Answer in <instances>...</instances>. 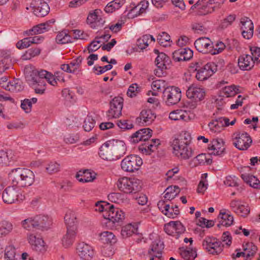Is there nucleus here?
Instances as JSON below:
<instances>
[{
	"label": "nucleus",
	"instance_id": "nucleus-59",
	"mask_svg": "<svg viewBox=\"0 0 260 260\" xmlns=\"http://www.w3.org/2000/svg\"><path fill=\"white\" fill-rule=\"evenodd\" d=\"M112 67L113 66L111 64H107L103 67L95 66L93 70L95 71H97L95 74L99 75L104 73L107 71L110 70Z\"/></svg>",
	"mask_w": 260,
	"mask_h": 260
},
{
	"label": "nucleus",
	"instance_id": "nucleus-35",
	"mask_svg": "<svg viewBox=\"0 0 260 260\" xmlns=\"http://www.w3.org/2000/svg\"><path fill=\"white\" fill-rule=\"evenodd\" d=\"M55 39L56 43L59 44L72 42V37L66 30L59 32L57 35Z\"/></svg>",
	"mask_w": 260,
	"mask_h": 260
},
{
	"label": "nucleus",
	"instance_id": "nucleus-53",
	"mask_svg": "<svg viewBox=\"0 0 260 260\" xmlns=\"http://www.w3.org/2000/svg\"><path fill=\"white\" fill-rule=\"evenodd\" d=\"M225 45L222 42H218L214 46L212 44V47L211 49L210 54L212 55L218 54L221 52L225 48Z\"/></svg>",
	"mask_w": 260,
	"mask_h": 260
},
{
	"label": "nucleus",
	"instance_id": "nucleus-1",
	"mask_svg": "<svg viewBox=\"0 0 260 260\" xmlns=\"http://www.w3.org/2000/svg\"><path fill=\"white\" fill-rule=\"evenodd\" d=\"M126 151V147L123 141L112 139L101 146L99 154L102 159L112 161L120 158L125 154Z\"/></svg>",
	"mask_w": 260,
	"mask_h": 260
},
{
	"label": "nucleus",
	"instance_id": "nucleus-20",
	"mask_svg": "<svg viewBox=\"0 0 260 260\" xmlns=\"http://www.w3.org/2000/svg\"><path fill=\"white\" fill-rule=\"evenodd\" d=\"M193 56V51L188 48H180L175 50L172 54L173 59L175 61H187Z\"/></svg>",
	"mask_w": 260,
	"mask_h": 260
},
{
	"label": "nucleus",
	"instance_id": "nucleus-33",
	"mask_svg": "<svg viewBox=\"0 0 260 260\" xmlns=\"http://www.w3.org/2000/svg\"><path fill=\"white\" fill-rule=\"evenodd\" d=\"M7 90L11 92H17L23 90V86L22 81L18 79H14L7 84Z\"/></svg>",
	"mask_w": 260,
	"mask_h": 260
},
{
	"label": "nucleus",
	"instance_id": "nucleus-63",
	"mask_svg": "<svg viewBox=\"0 0 260 260\" xmlns=\"http://www.w3.org/2000/svg\"><path fill=\"white\" fill-rule=\"evenodd\" d=\"M173 224V227L174 229V232L178 234H181L184 233L185 231V228L182 224V223L179 221H173L172 222Z\"/></svg>",
	"mask_w": 260,
	"mask_h": 260
},
{
	"label": "nucleus",
	"instance_id": "nucleus-9",
	"mask_svg": "<svg viewBox=\"0 0 260 260\" xmlns=\"http://www.w3.org/2000/svg\"><path fill=\"white\" fill-rule=\"evenodd\" d=\"M233 145L240 150H246L250 147L252 141L249 135L245 132L236 134Z\"/></svg>",
	"mask_w": 260,
	"mask_h": 260
},
{
	"label": "nucleus",
	"instance_id": "nucleus-37",
	"mask_svg": "<svg viewBox=\"0 0 260 260\" xmlns=\"http://www.w3.org/2000/svg\"><path fill=\"white\" fill-rule=\"evenodd\" d=\"M243 250L247 252L246 258L247 259L255 255L257 247L253 243H246L243 245Z\"/></svg>",
	"mask_w": 260,
	"mask_h": 260
},
{
	"label": "nucleus",
	"instance_id": "nucleus-24",
	"mask_svg": "<svg viewBox=\"0 0 260 260\" xmlns=\"http://www.w3.org/2000/svg\"><path fill=\"white\" fill-rule=\"evenodd\" d=\"M254 60L250 55L243 54L239 56L238 59V66L243 71H249L254 66Z\"/></svg>",
	"mask_w": 260,
	"mask_h": 260
},
{
	"label": "nucleus",
	"instance_id": "nucleus-39",
	"mask_svg": "<svg viewBox=\"0 0 260 260\" xmlns=\"http://www.w3.org/2000/svg\"><path fill=\"white\" fill-rule=\"evenodd\" d=\"M109 200L112 202L120 204L126 201V198L124 194L119 192H112L108 196Z\"/></svg>",
	"mask_w": 260,
	"mask_h": 260
},
{
	"label": "nucleus",
	"instance_id": "nucleus-48",
	"mask_svg": "<svg viewBox=\"0 0 260 260\" xmlns=\"http://www.w3.org/2000/svg\"><path fill=\"white\" fill-rule=\"evenodd\" d=\"M15 257V249L12 246H7L5 249V258L6 260H14Z\"/></svg>",
	"mask_w": 260,
	"mask_h": 260
},
{
	"label": "nucleus",
	"instance_id": "nucleus-28",
	"mask_svg": "<svg viewBox=\"0 0 260 260\" xmlns=\"http://www.w3.org/2000/svg\"><path fill=\"white\" fill-rule=\"evenodd\" d=\"M242 179L250 186L255 189H260V181L259 180L252 175L248 174H243L241 176Z\"/></svg>",
	"mask_w": 260,
	"mask_h": 260
},
{
	"label": "nucleus",
	"instance_id": "nucleus-61",
	"mask_svg": "<svg viewBox=\"0 0 260 260\" xmlns=\"http://www.w3.org/2000/svg\"><path fill=\"white\" fill-rule=\"evenodd\" d=\"M250 50L254 61H257L260 63V48L253 46L250 47Z\"/></svg>",
	"mask_w": 260,
	"mask_h": 260
},
{
	"label": "nucleus",
	"instance_id": "nucleus-2",
	"mask_svg": "<svg viewBox=\"0 0 260 260\" xmlns=\"http://www.w3.org/2000/svg\"><path fill=\"white\" fill-rule=\"evenodd\" d=\"M191 135L186 131H182L172 142L173 153L182 159H188L192 156V151L189 147Z\"/></svg>",
	"mask_w": 260,
	"mask_h": 260
},
{
	"label": "nucleus",
	"instance_id": "nucleus-52",
	"mask_svg": "<svg viewBox=\"0 0 260 260\" xmlns=\"http://www.w3.org/2000/svg\"><path fill=\"white\" fill-rule=\"evenodd\" d=\"M241 23L242 24L241 29L253 30V24L252 21L248 17L242 18Z\"/></svg>",
	"mask_w": 260,
	"mask_h": 260
},
{
	"label": "nucleus",
	"instance_id": "nucleus-22",
	"mask_svg": "<svg viewBox=\"0 0 260 260\" xmlns=\"http://www.w3.org/2000/svg\"><path fill=\"white\" fill-rule=\"evenodd\" d=\"M208 149L213 150L214 155L222 156L225 153L224 142L222 139H213L209 145Z\"/></svg>",
	"mask_w": 260,
	"mask_h": 260
},
{
	"label": "nucleus",
	"instance_id": "nucleus-17",
	"mask_svg": "<svg viewBox=\"0 0 260 260\" xmlns=\"http://www.w3.org/2000/svg\"><path fill=\"white\" fill-rule=\"evenodd\" d=\"M48 73L49 72L45 70L40 71L32 70L30 73L29 77H28V80L32 82L33 85H40V83L41 85H46L45 80Z\"/></svg>",
	"mask_w": 260,
	"mask_h": 260
},
{
	"label": "nucleus",
	"instance_id": "nucleus-4",
	"mask_svg": "<svg viewBox=\"0 0 260 260\" xmlns=\"http://www.w3.org/2000/svg\"><path fill=\"white\" fill-rule=\"evenodd\" d=\"M117 186L126 193H135L141 188L140 181L135 178H121L117 181Z\"/></svg>",
	"mask_w": 260,
	"mask_h": 260
},
{
	"label": "nucleus",
	"instance_id": "nucleus-36",
	"mask_svg": "<svg viewBox=\"0 0 260 260\" xmlns=\"http://www.w3.org/2000/svg\"><path fill=\"white\" fill-rule=\"evenodd\" d=\"M21 226L27 231H31L34 229H37V223L36 217H30L24 220H23L21 222Z\"/></svg>",
	"mask_w": 260,
	"mask_h": 260
},
{
	"label": "nucleus",
	"instance_id": "nucleus-50",
	"mask_svg": "<svg viewBox=\"0 0 260 260\" xmlns=\"http://www.w3.org/2000/svg\"><path fill=\"white\" fill-rule=\"evenodd\" d=\"M95 120L91 116H87L84 120L83 126L84 130L86 132L90 131L94 126Z\"/></svg>",
	"mask_w": 260,
	"mask_h": 260
},
{
	"label": "nucleus",
	"instance_id": "nucleus-16",
	"mask_svg": "<svg viewBox=\"0 0 260 260\" xmlns=\"http://www.w3.org/2000/svg\"><path fill=\"white\" fill-rule=\"evenodd\" d=\"M76 250L79 256L84 259H90L94 255L92 247L84 242L79 243L77 246Z\"/></svg>",
	"mask_w": 260,
	"mask_h": 260
},
{
	"label": "nucleus",
	"instance_id": "nucleus-60",
	"mask_svg": "<svg viewBox=\"0 0 260 260\" xmlns=\"http://www.w3.org/2000/svg\"><path fill=\"white\" fill-rule=\"evenodd\" d=\"M250 209L248 206L244 205H240V207L236 211V213L243 217H246L249 214Z\"/></svg>",
	"mask_w": 260,
	"mask_h": 260
},
{
	"label": "nucleus",
	"instance_id": "nucleus-47",
	"mask_svg": "<svg viewBox=\"0 0 260 260\" xmlns=\"http://www.w3.org/2000/svg\"><path fill=\"white\" fill-rule=\"evenodd\" d=\"M149 37V36L145 35L137 40V45L139 48L143 50L148 46Z\"/></svg>",
	"mask_w": 260,
	"mask_h": 260
},
{
	"label": "nucleus",
	"instance_id": "nucleus-64",
	"mask_svg": "<svg viewBox=\"0 0 260 260\" xmlns=\"http://www.w3.org/2000/svg\"><path fill=\"white\" fill-rule=\"evenodd\" d=\"M29 99H25L21 101V108L25 111L26 113H29L31 111L32 106Z\"/></svg>",
	"mask_w": 260,
	"mask_h": 260
},
{
	"label": "nucleus",
	"instance_id": "nucleus-40",
	"mask_svg": "<svg viewBox=\"0 0 260 260\" xmlns=\"http://www.w3.org/2000/svg\"><path fill=\"white\" fill-rule=\"evenodd\" d=\"M41 49L38 47L30 48L26 50L23 54L22 56V59L24 60H29L39 55L41 53Z\"/></svg>",
	"mask_w": 260,
	"mask_h": 260
},
{
	"label": "nucleus",
	"instance_id": "nucleus-41",
	"mask_svg": "<svg viewBox=\"0 0 260 260\" xmlns=\"http://www.w3.org/2000/svg\"><path fill=\"white\" fill-rule=\"evenodd\" d=\"M157 40L159 44L163 47L170 46V36L166 32H162L159 34Z\"/></svg>",
	"mask_w": 260,
	"mask_h": 260
},
{
	"label": "nucleus",
	"instance_id": "nucleus-51",
	"mask_svg": "<svg viewBox=\"0 0 260 260\" xmlns=\"http://www.w3.org/2000/svg\"><path fill=\"white\" fill-rule=\"evenodd\" d=\"M136 229L132 224H129L123 227L121 230V235L123 237H129L135 233Z\"/></svg>",
	"mask_w": 260,
	"mask_h": 260
},
{
	"label": "nucleus",
	"instance_id": "nucleus-57",
	"mask_svg": "<svg viewBox=\"0 0 260 260\" xmlns=\"http://www.w3.org/2000/svg\"><path fill=\"white\" fill-rule=\"evenodd\" d=\"M82 60L83 57L81 56H79L69 63L72 70H75V73H76L78 71Z\"/></svg>",
	"mask_w": 260,
	"mask_h": 260
},
{
	"label": "nucleus",
	"instance_id": "nucleus-32",
	"mask_svg": "<svg viewBox=\"0 0 260 260\" xmlns=\"http://www.w3.org/2000/svg\"><path fill=\"white\" fill-rule=\"evenodd\" d=\"M64 219L67 225V228H71L72 226L77 228V218L75 212L73 211L70 210L68 211L64 216Z\"/></svg>",
	"mask_w": 260,
	"mask_h": 260
},
{
	"label": "nucleus",
	"instance_id": "nucleus-19",
	"mask_svg": "<svg viewBox=\"0 0 260 260\" xmlns=\"http://www.w3.org/2000/svg\"><path fill=\"white\" fill-rule=\"evenodd\" d=\"M205 92L203 88L193 85L190 86L186 91L188 98L192 99L195 102L201 101L204 98Z\"/></svg>",
	"mask_w": 260,
	"mask_h": 260
},
{
	"label": "nucleus",
	"instance_id": "nucleus-30",
	"mask_svg": "<svg viewBox=\"0 0 260 260\" xmlns=\"http://www.w3.org/2000/svg\"><path fill=\"white\" fill-rule=\"evenodd\" d=\"M170 62V57L163 52L159 53L155 60L157 68L161 69H167V66Z\"/></svg>",
	"mask_w": 260,
	"mask_h": 260
},
{
	"label": "nucleus",
	"instance_id": "nucleus-10",
	"mask_svg": "<svg viewBox=\"0 0 260 260\" xmlns=\"http://www.w3.org/2000/svg\"><path fill=\"white\" fill-rule=\"evenodd\" d=\"M202 245L210 254H218L222 251L221 242L212 237H206L203 241Z\"/></svg>",
	"mask_w": 260,
	"mask_h": 260
},
{
	"label": "nucleus",
	"instance_id": "nucleus-31",
	"mask_svg": "<svg viewBox=\"0 0 260 260\" xmlns=\"http://www.w3.org/2000/svg\"><path fill=\"white\" fill-rule=\"evenodd\" d=\"M100 240L103 243L112 245L117 242V239L114 234L111 232L105 231L100 235Z\"/></svg>",
	"mask_w": 260,
	"mask_h": 260
},
{
	"label": "nucleus",
	"instance_id": "nucleus-43",
	"mask_svg": "<svg viewBox=\"0 0 260 260\" xmlns=\"http://www.w3.org/2000/svg\"><path fill=\"white\" fill-rule=\"evenodd\" d=\"M208 126L210 131L213 133H219L223 129L222 124L219 120L218 118L210 122Z\"/></svg>",
	"mask_w": 260,
	"mask_h": 260
},
{
	"label": "nucleus",
	"instance_id": "nucleus-45",
	"mask_svg": "<svg viewBox=\"0 0 260 260\" xmlns=\"http://www.w3.org/2000/svg\"><path fill=\"white\" fill-rule=\"evenodd\" d=\"M239 89L237 88L235 85H231L225 87L223 89V92L226 97H232L235 96L239 92Z\"/></svg>",
	"mask_w": 260,
	"mask_h": 260
},
{
	"label": "nucleus",
	"instance_id": "nucleus-12",
	"mask_svg": "<svg viewBox=\"0 0 260 260\" xmlns=\"http://www.w3.org/2000/svg\"><path fill=\"white\" fill-rule=\"evenodd\" d=\"M102 11L99 9L90 12L87 21L90 24L91 28H96L97 27L103 26L105 23V20L102 18Z\"/></svg>",
	"mask_w": 260,
	"mask_h": 260
},
{
	"label": "nucleus",
	"instance_id": "nucleus-27",
	"mask_svg": "<svg viewBox=\"0 0 260 260\" xmlns=\"http://www.w3.org/2000/svg\"><path fill=\"white\" fill-rule=\"evenodd\" d=\"M28 241L33 250L37 251L45 250L44 242L42 238L37 237L33 234H30L28 237Z\"/></svg>",
	"mask_w": 260,
	"mask_h": 260
},
{
	"label": "nucleus",
	"instance_id": "nucleus-21",
	"mask_svg": "<svg viewBox=\"0 0 260 260\" xmlns=\"http://www.w3.org/2000/svg\"><path fill=\"white\" fill-rule=\"evenodd\" d=\"M164 249L162 242L160 240H154L150 245V248L148 254L151 256L150 260H154V257L160 259L162 255V250Z\"/></svg>",
	"mask_w": 260,
	"mask_h": 260
},
{
	"label": "nucleus",
	"instance_id": "nucleus-62",
	"mask_svg": "<svg viewBox=\"0 0 260 260\" xmlns=\"http://www.w3.org/2000/svg\"><path fill=\"white\" fill-rule=\"evenodd\" d=\"M182 110H177L171 112L169 114V118L173 120H178L183 119Z\"/></svg>",
	"mask_w": 260,
	"mask_h": 260
},
{
	"label": "nucleus",
	"instance_id": "nucleus-3",
	"mask_svg": "<svg viewBox=\"0 0 260 260\" xmlns=\"http://www.w3.org/2000/svg\"><path fill=\"white\" fill-rule=\"evenodd\" d=\"M12 184L17 187H25L31 185L35 181V175L29 169L17 168L9 173Z\"/></svg>",
	"mask_w": 260,
	"mask_h": 260
},
{
	"label": "nucleus",
	"instance_id": "nucleus-42",
	"mask_svg": "<svg viewBox=\"0 0 260 260\" xmlns=\"http://www.w3.org/2000/svg\"><path fill=\"white\" fill-rule=\"evenodd\" d=\"M141 87L137 83L131 84L127 91V95L131 98L136 97L141 92Z\"/></svg>",
	"mask_w": 260,
	"mask_h": 260
},
{
	"label": "nucleus",
	"instance_id": "nucleus-23",
	"mask_svg": "<svg viewBox=\"0 0 260 260\" xmlns=\"http://www.w3.org/2000/svg\"><path fill=\"white\" fill-rule=\"evenodd\" d=\"M156 116L150 109L143 110L140 114V116L136 119V121L143 125H149L154 120Z\"/></svg>",
	"mask_w": 260,
	"mask_h": 260
},
{
	"label": "nucleus",
	"instance_id": "nucleus-14",
	"mask_svg": "<svg viewBox=\"0 0 260 260\" xmlns=\"http://www.w3.org/2000/svg\"><path fill=\"white\" fill-rule=\"evenodd\" d=\"M103 216L105 219L113 223L121 222L124 219V213L121 210L115 208L113 205H111L108 211L104 213Z\"/></svg>",
	"mask_w": 260,
	"mask_h": 260
},
{
	"label": "nucleus",
	"instance_id": "nucleus-15",
	"mask_svg": "<svg viewBox=\"0 0 260 260\" xmlns=\"http://www.w3.org/2000/svg\"><path fill=\"white\" fill-rule=\"evenodd\" d=\"M152 132L149 128L141 129L129 137V141L133 143H137L139 141H148L151 137Z\"/></svg>",
	"mask_w": 260,
	"mask_h": 260
},
{
	"label": "nucleus",
	"instance_id": "nucleus-56",
	"mask_svg": "<svg viewBox=\"0 0 260 260\" xmlns=\"http://www.w3.org/2000/svg\"><path fill=\"white\" fill-rule=\"evenodd\" d=\"M60 165L56 162H50L46 167V170L49 174L55 173L59 171Z\"/></svg>",
	"mask_w": 260,
	"mask_h": 260
},
{
	"label": "nucleus",
	"instance_id": "nucleus-11",
	"mask_svg": "<svg viewBox=\"0 0 260 260\" xmlns=\"http://www.w3.org/2000/svg\"><path fill=\"white\" fill-rule=\"evenodd\" d=\"M216 71V66L213 62L207 63L204 68L196 72V78L199 81L206 80Z\"/></svg>",
	"mask_w": 260,
	"mask_h": 260
},
{
	"label": "nucleus",
	"instance_id": "nucleus-13",
	"mask_svg": "<svg viewBox=\"0 0 260 260\" xmlns=\"http://www.w3.org/2000/svg\"><path fill=\"white\" fill-rule=\"evenodd\" d=\"M30 5L34 8V14L38 17H44L49 12L50 7L47 2L34 0Z\"/></svg>",
	"mask_w": 260,
	"mask_h": 260
},
{
	"label": "nucleus",
	"instance_id": "nucleus-55",
	"mask_svg": "<svg viewBox=\"0 0 260 260\" xmlns=\"http://www.w3.org/2000/svg\"><path fill=\"white\" fill-rule=\"evenodd\" d=\"M236 19V15L231 14L227 17L225 18L221 23V27L222 28H225L231 25Z\"/></svg>",
	"mask_w": 260,
	"mask_h": 260
},
{
	"label": "nucleus",
	"instance_id": "nucleus-46",
	"mask_svg": "<svg viewBox=\"0 0 260 260\" xmlns=\"http://www.w3.org/2000/svg\"><path fill=\"white\" fill-rule=\"evenodd\" d=\"M157 149L155 146L151 143L150 141L145 144L144 146L139 147V150H141L143 153L150 154L151 152L154 151Z\"/></svg>",
	"mask_w": 260,
	"mask_h": 260
},
{
	"label": "nucleus",
	"instance_id": "nucleus-44",
	"mask_svg": "<svg viewBox=\"0 0 260 260\" xmlns=\"http://www.w3.org/2000/svg\"><path fill=\"white\" fill-rule=\"evenodd\" d=\"M13 229L12 224L8 221H3L0 226V236H5L9 233Z\"/></svg>",
	"mask_w": 260,
	"mask_h": 260
},
{
	"label": "nucleus",
	"instance_id": "nucleus-5",
	"mask_svg": "<svg viewBox=\"0 0 260 260\" xmlns=\"http://www.w3.org/2000/svg\"><path fill=\"white\" fill-rule=\"evenodd\" d=\"M143 164L142 158L136 155L126 156L121 162L122 170L127 172H134L139 170Z\"/></svg>",
	"mask_w": 260,
	"mask_h": 260
},
{
	"label": "nucleus",
	"instance_id": "nucleus-54",
	"mask_svg": "<svg viewBox=\"0 0 260 260\" xmlns=\"http://www.w3.org/2000/svg\"><path fill=\"white\" fill-rule=\"evenodd\" d=\"M29 37H26L19 41L16 43V47L19 49H22L29 47L31 43Z\"/></svg>",
	"mask_w": 260,
	"mask_h": 260
},
{
	"label": "nucleus",
	"instance_id": "nucleus-38",
	"mask_svg": "<svg viewBox=\"0 0 260 260\" xmlns=\"http://www.w3.org/2000/svg\"><path fill=\"white\" fill-rule=\"evenodd\" d=\"M166 193L164 198L167 200L171 201L174 199L179 193V188L177 186H170L166 189Z\"/></svg>",
	"mask_w": 260,
	"mask_h": 260
},
{
	"label": "nucleus",
	"instance_id": "nucleus-26",
	"mask_svg": "<svg viewBox=\"0 0 260 260\" xmlns=\"http://www.w3.org/2000/svg\"><path fill=\"white\" fill-rule=\"evenodd\" d=\"M37 229L47 230L52 224V219L47 215H39L35 216Z\"/></svg>",
	"mask_w": 260,
	"mask_h": 260
},
{
	"label": "nucleus",
	"instance_id": "nucleus-8",
	"mask_svg": "<svg viewBox=\"0 0 260 260\" xmlns=\"http://www.w3.org/2000/svg\"><path fill=\"white\" fill-rule=\"evenodd\" d=\"M123 99L122 97H115L110 103V108L107 113L109 119L116 118L121 115Z\"/></svg>",
	"mask_w": 260,
	"mask_h": 260
},
{
	"label": "nucleus",
	"instance_id": "nucleus-29",
	"mask_svg": "<svg viewBox=\"0 0 260 260\" xmlns=\"http://www.w3.org/2000/svg\"><path fill=\"white\" fill-rule=\"evenodd\" d=\"M218 218H220L219 223L217 224L218 228H220L221 225L224 226H229L233 224L234 222L233 216L225 212H220L218 216Z\"/></svg>",
	"mask_w": 260,
	"mask_h": 260
},
{
	"label": "nucleus",
	"instance_id": "nucleus-7",
	"mask_svg": "<svg viewBox=\"0 0 260 260\" xmlns=\"http://www.w3.org/2000/svg\"><path fill=\"white\" fill-rule=\"evenodd\" d=\"M163 94L168 106L176 104L181 98V90L178 87H167L163 89Z\"/></svg>",
	"mask_w": 260,
	"mask_h": 260
},
{
	"label": "nucleus",
	"instance_id": "nucleus-34",
	"mask_svg": "<svg viewBox=\"0 0 260 260\" xmlns=\"http://www.w3.org/2000/svg\"><path fill=\"white\" fill-rule=\"evenodd\" d=\"M180 255L185 260H194L197 257V251L190 247H187L185 249L180 248Z\"/></svg>",
	"mask_w": 260,
	"mask_h": 260
},
{
	"label": "nucleus",
	"instance_id": "nucleus-49",
	"mask_svg": "<svg viewBox=\"0 0 260 260\" xmlns=\"http://www.w3.org/2000/svg\"><path fill=\"white\" fill-rule=\"evenodd\" d=\"M208 3L206 5L202 6L198 10V14L199 15H205L211 13L215 11V7H210Z\"/></svg>",
	"mask_w": 260,
	"mask_h": 260
},
{
	"label": "nucleus",
	"instance_id": "nucleus-18",
	"mask_svg": "<svg viewBox=\"0 0 260 260\" xmlns=\"http://www.w3.org/2000/svg\"><path fill=\"white\" fill-rule=\"evenodd\" d=\"M194 45L199 52L204 54H210L212 43L209 38H200L194 42Z\"/></svg>",
	"mask_w": 260,
	"mask_h": 260
},
{
	"label": "nucleus",
	"instance_id": "nucleus-6",
	"mask_svg": "<svg viewBox=\"0 0 260 260\" xmlns=\"http://www.w3.org/2000/svg\"><path fill=\"white\" fill-rule=\"evenodd\" d=\"M15 185L7 187L3 192L2 198L6 204L14 203L16 201L20 202L24 200V196L19 192Z\"/></svg>",
	"mask_w": 260,
	"mask_h": 260
},
{
	"label": "nucleus",
	"instance_id": "nucleus-58",
	"mask_svg": "<svg viewBox=\"0 0 260 260\" xmlns=\"http://www.w3.org/2000/svg\"><path fill=\"white\" fill-rule=\"evenodd\" d=\"M117 124L121 129H129L133 127V125L131 122L124 119L118 120Z\"/></svg>",
	"mask_w": 260,
	"mask_h": 260
},
{
	"label": "nucleus",
	"instance_id": "nucleus-25",
	"mask_svg": "<svg viewBox=\"0 0 260 260\" xmlns=\"http://www.w3.org/2000/svg\"><path fill=\"white\" fill-rule=\"evenodd\" d=\"M77 228L72 226L71 228H67V233L62 238L63 246L67 248L73 244L76 236Z\"/></svg>",
	"mask_w": 260,
	"mask_h": 260
}]
</instances>
